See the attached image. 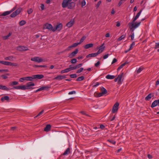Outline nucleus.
<instances>
[{
    "label": "nucleus",
    "mask_w": 159,
    "mask_h": 159,
    "mask_svg": "<svg viewBox=\"0 0 159 159\" xmlns=\"http://www.w3.org/2000/svg\"><path fill=\"white\" fill-rule=\"evenodd\" d=\"M49 87L48 86L42 87L39 89V91H41L44 90H47L48 89Z\"/></svg>",
    "instance_id": "nucleus-36"
},
{
    "label": "nucleus",
    "mask_w": 159,
    "mask_h": 159,
    "mask_svg": "<svg viewBox=\"0 0 159 159\" xmlns=\"http://www.w3.org/2000/svg\"><path fill=\"white\" fill-rule=\"evenodd\" d=\"M17 50L19 51H25L29 50V49L26 47L20 46L17 47Z\"/></svg>",
    "instance_id": "nucleus-8"
},
{
    "label": "nucleus",
    "mask_w": 159,
    "mask_h": 159,
    "mask_svg": "<svg viewBox=\"0 0 159 159\" xmlns=\"http://www.w3.org/2000/svg\"><path fill=\"white\" fill-rule=\"evenodd\" d=\"M128 63V62H125L123 64L121 65L117 69L118 70H120L125 65L127 64Z\"/></svg>",
    "instance_id": "nucleus-35"
},
{
    "label": "nucleus",
    "mask_w": 159,
    "mask_h": 159,
    "mask_svg": "<svg viewBox=\"0 0 159 159\" xmlns=\"http://www.w3.org/2000/svg\"><path fill=\"white\" fill-rule=\"evenodd\" d=\"M4 65L6 66H17L18 64L16 63H11L9 61H4Z\"/></svg>",
    "instance_id": "nucleus-9"
},
{
    "label": "nucleus",
    "mask_w": 159,
    "mask_h": 159,
    "mask_svg": "<svg viewBox=\"0 0 159 159\" xmlns=\"http://www.w3.org/2000/svg\"><path fill=\"white\" fill-rule=\"evenodd\" d=\"M117 60L116 58H114L112 61V62L111 64H112L116 63V62H117Z\"/></svg>",
    "instance_id": "nucleus-62"
},
{
    "label": "nucleus",
    "mask_w": 159,
    "mask_h": 159,
    "mask_svg": "<svg viewBox=\"0 0 159 159\" xmlns=\"http://www.w3.org/2000/svg\"><path fill=\"white\" fill-rule=\"evenodd\" d=\"M124 2V0H120L119 1L118 5L119 7H120L121 5Z\"/></svg>",
    "instance_id": "nucleus-44"
},
{
    "label": "nucleus",
    "mask_w": 159,
    "mask_h": 159,
    "mask_svg": "<svg viewBox=\"0 0 159 159\" xmlns=\"http://www.w3.org/2000/svg\"><path fill=\"white\" fill-rule=\"evenodd\" d=\"M104 44L103 43L101 46L99 48V50L97 52L98 55L100 54L103 52L104 50L105 47L104 46Z\"/></svg>",
    "instance_id": "nucleus-13"
},
{
    "label": "nucleus",
    "mask_w": 159,
    "mask_h": 159,
    "mask_svg": "<svg viewBox=\"0 0 159 159\" xmlns=\"http://www.w3.org/2000/svg\"><path fill=\"white\" fill-rule=\"evenodd\" d=\"M79 50L78 49H76L73 52H72L70 55V58H72L75 56L76 54H77Z\"/></svg>",
    "instance_id": "nucleus-15"
},
{
    "label": "nucleus",
    "mask_w": 159,
    "mask_h": 159,
    "mask_svg": "<svg viewBox=\"0 0 159 159\" xmlns=\"http://www.w3.org/2000/svg\"><path fill=\"white\" fill-rule=\"evenodd\" d=\"M115 78V76L114 75H108L106 76V78L109 79H113Z\"/></svg>",
    "instance_id": "nucleus-30"
},
{
    "label": "nucleus",
    "mask_w": 159,
    "mask_h": 159,
    "mask_svg": "<svg viewBox=\"0 0 159 159\" xmlns=\"http://www.w3.org/2000/svg\"><path fill=\"white\" fill-rule=\"evenodd\" d=\"M96 94L97 96L98 97H100L103 95V94H102V92L100 93H97Z\"/></svg>",
    "instance_id": "nucleus-54"
},
{
    "label": "nucleus",
    "mask_w": 159,
    "mask_h": 159,
    "mask_svg": "<svg viewBox=\"0 0 159 159\" xmlns=\"http://www.w3.org/2000/svg\"><path fill=\"white\" fill-rule=\"evenodd\" d=\"M109 55V54H106L103 56V59H106L108 57Z\"/></svg>",
    "instance_id": "nucleus-64"
},
{
    "label": "nucleus",
    "mask_w": 159,
    "mask_h": 159,
    "mask_svg": "<svg viewBox=\"0 0 159 159\" xmlns=\"http://www.w3.org/2000/svg\"><path fill=\"white\" fill-rule=\"evenodd\" d=\"M74 23V20H71L70 22L67 23L66 25L68 27H70L73 25Z\"/></svg>",
    "instance_id": "nucleus-17"
},
{
    "label": "nucleus",
    "mask_w": 159,
    "mask_h": 159,
    "mask_svg": "<svg viewBox=\"0 0 159 159\" xmlns=\"http://www.w3.org/2000/svg\"><path fill=\"white\" fill-rule=\"evenodd\" d=\"M155 47L156 48H159V42L156 43Z\"/></svg>",
    "instance_id": "nucleus-63"
},
{
    "label": "nucleus",
    "mask_w": 159,
    "mask_h": 159,
    "mask_svg": "<svg viewBox=\"0 0 159 159\" xmlns=\"http://www.w3.org/2000/svg\"><path fill=\"white\" fill-rule=\"evenodd\" d=\"M13 57L12 56H10L7 57L5 58V60H9L12 61L13 60Z\"/></svg>",
    "instance_id": "nucleus-25"
},
{
    "label": "nucleus",
    "mask_w": 159,
    "mask_h": 159,
    "mask_svg": "<svg viewBox=\"0 0 159 159\" xmlns=\"http://www.w3.org/2000/svg\"><path fill=\"white\" fill-rule=\"evenodd\" d=\"M135 45V42L134 41L132 43L130 44V48H129V50H131L132 48Z\"/></svg>",
    "instance_id": "nucleus-46"
},
{
    "label": "nucleus",
    "mask_w": 159,
    "mask_h": 159,
    "mask_svg": "<svg viewBox=\"0 0 159 159\" xmlns=\"http://www.w3.org/2000/svg\"><path fill=\"white\" fill-rule=\"evenodd\" d=\"M34 84L32 82L28 83L25 85L26 89H32L31 86H34Z\"/></svg>",
    "instance_id": "nucleus-10"
},
{
    "label": "nucleus",
    "mask_w": 159,
    "mask_h": 159,
    "mask_svg": "<svg viewBox=\"0 0 159 159\" xmlns=\"http://www.w3.org/2000/svg\"><path fill=\"white\" fill-rule=\"evenodd\" d=\"M44 26L46 29H48L49 30H52L53 31V28L51 24L47 23L44 25Z\"/></svg>",
    "instance_id": "nucleus-11"
},
{
    "label": "nucleus",
    "mask_w": 159,
    "mask_h": 159,
    "mask_svg": "<svg viewBox=\"0 0 159 159\" xmlns=\"http://www.w3.org/2000/svg\"><path fill=\"white\" fill-rule=\"evenodd\" d=\"M84 79V76H81L78 77L76 80L77 81H82Z\"/></svg>",
    "instance_id": "nucleus-41"
},
{
    "label": "nucleus",
    "mask_w": 159,
    "mask_h": 159,
    "mask_svg": "<svg viewBox=\"0 0 159 159\" xmlns=\"http://www.w3.org/2000/svg\"><path fill=\"white\" fill-rule=\"evenodd\" d=\"M25 77L21 78L20 79V81L21 82H22L23 80H26Z\"/></svg>",
    "instance_id": "nucleus-60"
},
{
    "label": "nucleus",
    "mask_w": 159,
    "mask_h": 159,
    "mask_svg": "<svg viewBox=\"0 0 159 159\" xmlns=\"http://www.w3.org/2000/svg\"><path fill=\"white\" fill-rule=\"evenodd\" d=\"M81 7H83L86 4V1L84 0H83L81 2Z\"/></svg>",
    "instance_id": "nucleus-40"
},
{
    "label": "nucleus",
    "mask_w": 159,
    "mask_h": 159,
    "mask_svg": "<svg viewBox=\"0 0 159 159\" xmlns=\"http://www.w3.org/2000/svg\"><path fill=\"white\" fill-rule=\"evenodd\" d=\"M11 12V11H7L3 12L1 16H6L7 15L10 14Z\"/></svg>",
    "instance_id": "nucleus-26"
},
{
    "label": "nucleus",
    "mask_w": 159,
    "mask_h": 159,
    "mask_svg": "<svg viewBox=\"0 0 159 159\" xmlns=\"http://www.w3.org/2000/svg\"><path fill=\"white\" fill-rule=\"evenodd\" d=\"M157 105L159 106V99L155 100L152 103L151 105V107L152 108H153Z\"/></svg>",
    "instance_id": "nucleus-14"
},
{
    "label": "nucleus",
    "mask_w": 159,
    "mask_h": 159,
    "mask_svg": "<svg viewBox=\"0 0 159 159\" xmlns=\"http://www.w3.org/2000/svg\"><path fill=\"white\" fill-rule=\"evenodd\" d=\"M61 5L63 8L67 7L68 9H71L75 7V3L73 2H72L71 0H63Z\"/></svg>",
    "instance_id": "nucleus-1"
},
{
    "label": "nucleus",
    "mask_w": 159,
    "mask_h": 159,
    "mask_svg": "<svg viewBox=\"0 0 159 159\" xmlns=\"http://www.w3.org/2000/svg\"><path fill=\"white\" fill-rule=\"evenodd\" d=\"M20 89H21L22 90H25L26 89L25 85L20 86Z\"/></svg>",
    "instance_id": "nucleus-48"
},
{
    "label": "nucleus",
    "mask_w": 159,
    "mask_h": 159,
    "mask_svg": "<svg viewBox=\"0 0 159 159\" xmlns=\"http://www.w3.org/2000/svg\"><path fill=\"white\" fill-rule=\"evenodd\" d=\"M43 110H42V111H40L39 113V114L37 116H35L34 117V118H36V117H37L38 116H40V115H41V114H43Z\"/></svg>",
    "instance_id": "nucleus-55"
},
{
    "label": "nucleus",
    "mask_w": 159,
    "mask_h": 159,
    "mask_svg": "<svg viewBox=\"0 0 159 159\" xmlns=\"http://www.w3.org/2000/svg\"><path fill=\"white\" fill-rule=\"evenodd\" d=\"M70 153V148H67L66 150L65 151L63 155H67L69 154Z\"/></svg>",
    "instance_id": "nucleus-33"
},
{
    "label": "nucleus",
    "mask_w": 159,
    "mask_h": 159,
    "mask_svg": "<svg viewBox=\"0 0 159 159\" xmlns=\"http://www.w3.org/2000/svg\"><path fill=\"white\" fill-rule=\"evenodd\" d=\"M101 3V1H99L98 2L97 5L96 6V7L97 8H98L99 7V6H100Z\"/></svg>",
    "instance_id": "nucleus-50"
},
{
    "label": "nucleus",
    "mask_w": 159,
    "mask_h": 159,
    "mask_svg": "<svg viewBox=\"0 0 159 159\" xmlns=\"http://www.w3.org/2000/svg\"><path fill=\"white\" fill-rule=\"evenodd\" d=\"M107 141L113 144H115L116 143V142L113 140H108Z\"/></svg>",
    "instance_id": "nucleus-51"
},
{
    "label": "nucleus",
    "mask_w": 159,
    "mask_h": 159,
    "mask_svg": "<svg viewBox=\"0 0 159 159\" xmlns=\"http://www.w3.org/2000/svg\"><path fill=\"white\" fill-rule=\"evenodd\" d=\"M86 37L85 36H84L82 37L81 39L80 42H79L80 44L81 43H82L84 40L86 39Z\"/></svg>",
    "instance_id": "nucleus-39"
},
{
    "label": "nucleus",
    "mask_w": 159,
    "mask_h": 159,
    "mask_svg": "<svg viewBox=\"0 0 159 159\" xmlns=\"http://www.w3.org/2000/svg\"><path fill=\"white\" fill-rule=\"evenodd\" d=\"M84 70L83 68H81L79 69L77 71V73H80L82 72Z\"/></svg>",
    "instance_id": "nucleus-49"
},
{
    "label": "nucleus",
    "mask_w": 159,
    "mask_h": 159,
    "mask_svg": "<svg viewBox=\"0 0 159 159\" xmlns=\"http://www.w3.org/2000/svg\"><path fill=\"white\" fill-rule=\"evenodd\" d=\"M76 93V92L75 91H73L71 92H70L68 94L69 95H71L72 94H75Z\"/></svg>",
    "instance_id": "nucleus-59"
},
{
    "label": "nucleus",
    "mask_w": 159,
    "mask_h": 159,
    "mask_svg": "<svg viewBox=\"0 0 159 159\" xmlns=\"http://www.w3.org/2000/svg\"><path fill=\"white\" fill-rule=\"evenodd\" d=\"M66 78L65 76L63 75H59L54 78V80H61L62 79H64Z\"/></svg>",
    "instance_id": "nucleus-19"
},
{
    "label": "nucleus",
    "mask_w": 159,
    "mask_h": 159,
    "mask_svg": "<svg viewBox=\"0 0 159 159\" xmlns=\"http://www.w3.org/2000/svg\"><path fill=\"white\" fill-rule=\"evenodd\" d=\"M26 78V80L27 81H32L34 79V75H33L32 76H28V77H25Z\"/></svg>",
    "instance_id": "nucleus-27"
},
{
    "label": "nucleus",
    "mask_w": 159,
    "mask_h": 159,
    "mask_svg": "<svg viewBox=\"0 0 159 159\" xmlns=\"http://www.w3.org/2000/svg\"><path fill=\"white\" fill-rule=\"evenodd\" d=\"M80 44L79 43H73L72 45L70 46L65 50L66 51H69L70 50L71 48L76 47L78 45Z\"/></svg>",
    "instance_id": "nucleus-12"
},
{
    "label": "nucleus",
    "mask_w": 159,
    "mask_h": 159,
    "mask_svg": "<svg viewBox=\"0 0 159 159\" xmlns=\"http://www.w3.org/2000/svg\"><path fill=\"white\" fill-rule=\"evenodd\" d=\"M26 23L25 21L22 20L19 22V25L20 26H22L25 25Z\"/></svg>",
    "instance_id": "nucleus-37"
},
{
    "label": "nucleus",
    "mask_w": 159,
    "mask_h": 159,
    "mask_svg": "<svg viewBox=\"0 0 159 159\" xmlns=\"http://www.w3.org/2000/svg\"><path fill=\"white\" fill-rule=\"evenodd\" d=\"M101 89L102 94H103V95H105L107 93V90L103 87Z\"/></svg>",
    "instance_id": "nucleus-32"
},
{
    "label": "nucleus",
    "mask_w": 159,
    "mask_h": 159,
    "mask_svg": "<svg viewBox=\"0 0 159 159\" xmlns=\"http://www.w3.org/2000/svg\"><path fill=\"white\" fill-rule=\"evenodd\" d=\"M33 12V10L32 9H30L27 11V12L28 14H30Z\"/></svg>",
    "instance_id": "nucleus-56"
},
{
    "label": "nucleus",
    "mask_w": 159,
    "mask_h": 159,
    "mask_svg": "<svg viewBox=\"0 0 159 159\" xmlns=\"http://www.w3.org/2000/svg\"><path fill=\"white\" fill-rule=\"evenodd\" d=\"M44 77L43 75H34V79H40Z\"/></svg>",
    "instance_id": "nucleus-16"
},
{
    "label": "nucleus",
    "mask_w": 159,
    "mask_h": 159,
    "mask_svg": "<svg viewBox=\"0 0 159 159\" xmlns=\"http://www.w3.org/2000/svg\"><path fill=\"white\" fill-rule=\"evenodd\" d=\"M131 38V39L133 40L134 39V33H132V34L129 36Z\"/></svg>",
    "instance_id": "nucleus-57"
},
{
    "label": "nucleus",
    "mask_w": 159,
    "mask_h": 159,
    "mask_svg": "<svg viewBox=\"0 0 159 159\" xmlns=\"http://www.w3.org/2000/svg\"><path fill=\"white\" fill-rule=\"evenodd\" d=\"M153 96V94L152 93H150L145 97V100H149Z\"/></svg>",
    "instance_id": "nucleus-20"
},
{
    "label": "nucleus",
    "mask_w": 159,
    "mask_h": 159,
    "mask_svg": "<svg viewBox=\"0 0 159 159\" xmlns=\"http://www.w3.org/2000/svg\"><path fill=\"white\" fill-rule=\"evenodd\" d=\"M11 33L10 32L7 35L2 36V38L3 40L7 39H8L9 37L11 35Z\"/></svg>",
    "instance_id": "nucleus-31"
},
{
    "label": "nucleus",
    "mask_w": 159,
    "mask_h": 159,
    "mask_svg": "<svg viewBox=\"0 0 159 159\" xmlns=\"http://www.w3.org/2000/svg\"><path fill=\"white\" fill-rule=\"evenodd\" d=\"M125 37L126 35L125 34H123L118 39V40L120 41L123 39L125 38Z\"/></svg>",
    "instance_id": "nucleus-38"
},
{
    "label": "nucleus",
    "mask_w": 159,
    "mask_h": 159,
    "mask_svg": "<svg viewBox=\"0 0 159 159\" xmlns=\"http://www.w3.org/2000/svg\"><path fill=\"white\" fill-rule=\"evenodd\" d=\"M34 67H46V66L45 65H35L34 66Z\"/></svg>",
    "instance_id": "nucleus-47"
},
{
    "label": "nucleus",
    "mask_w": 159,
    "mask_h": 159,
    "mask_svg": "<svg viewBox=\"0 0 159 159\" xmlns=\"http://www.w3.org/2000/svg\"><path fill=\"white\" fill-rule=\"evenodd\" d=\"M123 75V73H122L120 75H119L114 80L115 82L117 81L118 84H121L122 83V78Z\"/></svg>",
    "instance_id": "nucleus-4"
},
{
    "label": "nucleus",
    "mask_w": 159,
    "mask_h": 159,
    "mask_svg": "<svg viewBox=\"0 0 159 159\" xmlns=\"http://www.w3.org/2000/svg\"><path fill=\"white\" fill-rule=\"evenodd\" d=\"M98 55L97 52L95 53H93L90 54L86 56V58H89L90 57H95L97 56Z\"/></svg>",
    "instance_id": "nucleus-18"
},
{
    "label": "nucleus",
    "mask_w": 159,
    "mask_h": 159,
    "mask_svg": "<svg viewBox=\"0 0 159 159\" xmlns=\"http://www.w3.org/2000/svg\"><path fill=\"white\" fill-rule=\"evenodd\" d=\"M93 43H89L85 45L84 46V48L85 49H87L93 47Z\"/></svg>",
    "instance_id": "nucleus-21"
},
{
    "label": "nucleus",
    "mask_w": 159,
    "mask_h": 159,
    "mask_svg": "<svg viewBox=\"0 0 159 159\" xmlns=\"http://www.w3.org/2000/svg\"><path fill=\"white\" fill-rule=\"evenodd\" d=\"M62 27V25L61 23L57 25L55 27L53 28V32H55L56 30H57L58 31H60L61 30Z\"/></svg>",
    "instance_id": "nucleus-7"
},
{
    "label": "nucleus",
    "mask_w": 159,
    "mask_h": 159,
    "mask_svg": "<svg viewBox=\"0 0 159 159\" xmlns=\"http://www.w3.org/2000/svg\"><path fill=\"white\" fill-rule=\"evenodd\" d=\"M9 98L7 96H5L1 98V100L2 102H3L4 100H6L7 101H9Z\"/></svg>",
    "instance_id": "nucleus-29"
},
{
    "label": "nucleus",
    "mask_w": 159,
    "mask_h": 159,
    "mask_svg": "<svg viewBox=\"0 0 159 159\" xmlns=\"http://www.w3.org/2000/svg\"><path fill=\"white\" fill-rule=\"evenodd\" d=\"M142 11V10H141L133 18V20H136L140 16L141 12Z\"/></svg>",
    "instance_id": "nucleus-23"
},
{
    "label": "nucleus",
    "mask_w": 159,
    "mask_h": 159,
    "mask_svg": "<svg viewBox=\"0 0 159 159\" xmlns=\"http://www.w3.org/2000/svg\"><path fill=\"white\" fill-rule=\"evenodd\" d=\"M9 71L7 69L0 70V72L3 73L8 72Z\"/></svg>",
    "instance_id": "nucleus-45"
},
{
    "label": "nucleus",
    "mask_w": 159,
    "mask_h": 159,
    "mask_svg": "<svg viewBox=\"0 0 159 159\" xmlns=\"http://www.w3.org/2000/svg\"><path fill=\"white\" fill-rule=\"evenodd\" d=\"M20 86H16L13 87V89H20Z\"/></svg>",
    "instance_id": "nucleus-58"
},
{
    "label": "nucleus",
    "mask_w": 159,
    "mask_h": 159,
    "mask_svg": "<svg viewBox=\"0 0 159 159\" xmlns=\"http://www.w3.org/2000/svg\"><path fill=\"white\" fill-rule=\"evenodd\" d=\"M77 60L75 58H74L71 60L70 62L72 64H74L76 62Z\"/></svg>",
    "instance_id": "nucleus-43"
},
{
    "label": "nucleus",
    "mask_w": 159,
    "mask_h": 159,
    "mask_svg": "<svg viewBox=\"0 0 159 159\" xmlns=\"http://www.w3.org/2000/svg\"><path fill=\"white\" fill-rule=\"evenodd\" d=\"M68 69V70L69 71H71L72 70H74L73 68V65H70L69 66V67L67 68Z\"/></svg>",
    "instance_id": "nucleus-42"
},
{
    "label": "nucleus",
    "mask_w": 159,
    "mask_h": 159,
    "mask_svg": "<svg viewBox=\"0 0 159 159\" xmlns=\"http://www.w3.org/2000/svg\"><path fill=\"white\" fill-rule=\"evenodd\" d=\"M143 70V68L141 67H140L137 71V72L138 73H140Z\"/></svg>",
    "instance_id": "nucleus-53"
},
{
    "label": "nucleus",
    "mask_w": 159,
    "mask_h": 159,
    "mask_svg": "<svg viewBox=\"0 0 159 159\" xmlns=\"http://www.w3.org/2000/svg\"><path fill=\"white\" fill-rule=\"evenodd\" d=\"M100 64V62L99 61H98L95 64V66L96 67H98L99 65Z\"/></svg>",
    "instance_id": "nucleus-61"
},
{
    "label": "nucleus",
    "mask_w": 159,
    "mask_h": 159,
    "mask_svg": "<svg viewBox=\"0 0 159 159\" xmlns=\"http://www.w3.org/2000/svg\"><path fill=\"white\" fill-rule=\"evenodd\" d=\"M70 76L71 78H75L77 77V75L75 74H72L70 75Z\"/></svg>",
    "instance_id": "nucleus-52"
},
{
    "label": "nucleus",
    "mask_w": 159,
    "mask_h": 159,
    "mask_svg": "<svg viewBox=\"0 0 159 159\" xmlns=\"http://www.w3.org/2000/svg\"><path fill=\"white\" fill-rule=\"evenodd\" d=\"M0 89L5 90H9V89L6 86L1 85H0Z\"/></svg>",
    "instance_id": "nucleus-28"
},
{
    "label": "nucleus",
    "mask_w": 159,
    "mask_h": 159,
    "mask_svg": "<svg viewBox=\"0 0 159 159\" xmlns=\"http://www.w3.org/2000/svg\"><path fill=\"white\" fill-rule=\"evenodd\" d=\"M135 21L136 20H134L133 19L132 22L129 23L128 25L132 31H133L135 29L138 28L140 25L141 23V22H135Z\"/></svg>",
    "instance_id": "nucleus-2"
},
{
    "label": "nucleus",
    "mask_w": 159,
    "mask_h": 159,
    "mask_svg": "<svg viewBox=\"0 0 159 159\" xmlns=\"http://www.w3.org/2000/svg\"><path fill=\"white\" fill-rule=\"evenodd\" d=\"M18 84V82L17 81H13L12 82H10L9 84V86H12L13 85H16Z\"/></svg>",
    "instance_id": "nucleus-34"
},
{
    "label": "nucleus",
    "mask_w": 159,
    "mask_h": 159,
    "mask_svg": "<svg viewBox=\"0 0 159 159\" xmlns=\"http://www.w3.org/2000/svg\"><path fill=\"white\" fill-rule=\"evenodd\" d=\"M82 65L83 64L82 63H80L76 65L75 66H73V68L74 70L80 68L82 66Z\"/></svg>",
    "instance_id": "nucleus-24"
},
{
    "label": "nucleus",
    "mask_w": 159,
    "mask_h": 159,
    "mask_svg": "<svg viewBox=\"0 0 159 159\" xmlns=\"http://www.w3.org/2000/svg\"><path fill=\"white\" fill-rule=\"evenodd\" d=\"M119 104L118 102H116L113 107L112 112L113 113L116 112L119 108Z\"/></svg>",
    "instance_id": "nucleus-3"
},
{
    "label": "nucleus",
    "mask_w": 159,
    "mask_h": 159,
    "mask_svg": "<svg viewBox=\"0 0 159 159\" xmlns=\"http://www.w3.org/2000/svg\"><path fill=\"white\" fill-rule=\"evenodd\" d=\"M51 125H47L44 129V130L45 131H49L51 129Z\"/></svg>",
    "instance_id": "nucleus-22"
},
{
    "label": "nucleus",
    "mask_w": 159,
    "mask_h": 159,
    "mask_svg": "<svg viewBox=\"0 0 159 159\" xmlns=\"http://www.w3.org/2000/svg\"><path fill=\"white\" fill-rule=\"evenodd\" d=\"M31 61H34L38 63H40L43 61L42 58L38 57H32L31 59Z\"/></svg>",
    "instance_id": "nucleus-6"
},
{
    "label": "nucleus",
    "mask_w": 159,
    "mask_h": 159,
    "mask_svg": "<svg viewBox=\"0 0 159 159\" xmlns=\"http://www.w3.org/2000/svg\"><path fill=\"white\" fill-rule=\"evenodd\" d=\"M22 10V9L21 8H18L16 10V11L12 13L11 15L10 16L12 17H15L20 13Z\"/></svg>",
    "instance_id": "nucleus-5"
}]
</instances>
